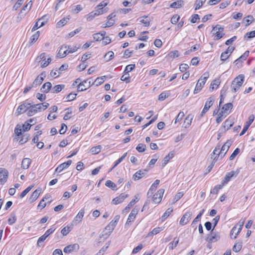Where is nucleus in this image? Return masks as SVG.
I'll return each instance as SVG.
<instances>
[{"instance_id":"f257e3e1","label":"nucleus","mask_w":255,"mask_h":255,"mask_svg":"<svg viewBox=\"0 0 255 255\" xmlns=\"http://www.w3.org/2000/svg\"><path fill=\"white\" fill-rule=\"evenodd\" d=\"M244 75L241 74L234 79L231 85V90L233 92L236 93L239 90L244 83Z\"/></svg>"},{"instance_id":"f03ea898","label":"nucleus","mask_w":255,"mask_h":255,"mask_svg":"<svg viewBox=\"0 0 255 255\" xmlns=\"http://www.w3.org/2000/svg\"><path fill=\"white\" fill-rule=\"evenodd\" d=\"M209 73L208 72H205L203 74V76L199 79L196 84L194 91V94H196L201 90L203 85L205 84L207 79L209 78Z\"/></svg>"},{"instance_id":"7ed1b4c3","label":"nucleus","mask_w":255,"mask_h":255,"mask_svg":"<svg viewBox=\"0 0 255 255\" xmlns=\"http://www.w3.org/2000/svg\"><path fill=\"white\" fill-rule=\"evenodd\" d=\"M232 141L230 140H227L222 146L221 148L220 149V151L218 152V154H217L218 157H220V156L221 158L224 157L229 150Z\"/></svg>"},{"instance_id":"20e7f679","label":"nucleus","mask_w":255,"mask_h":255,"mask_svg":"<svg viewBox=\"0 0 255 255\" xmlns=\"http://www.w3.org/2000/svg\"><path fill=\"white\" fill-rule=\"evenodd\" d=\"M214 100L212 97L209 98L205 103L204 107L200 114L201 117H203L204 115L209 110L210 108L213 105Z\"/></svg>"},{"instance_id":"39448f33","label":"nucleus","mask_w":255,"mask_h":255,"mask_svg":"<svg viewBox=\"0 0 255 255\" xmlns=\"http://www.w3.org/2000/svg\"><path fill=\"white\" fill-rule=\"evenodd\" d=\"M164 192V190L163 189H160L158 191L153 195L152 200L153 201L156 203L158 204L161 202L162 197Z\"/></svg>"},{"instance_id":"423d86ee","label":"nucleus","mask_w":255,"mask_h":255,"mask_svg":"<svg viewBox=\"0 0 255 255\" xmlns=\"http://www.w3.org/2000/svg\"><path fill=\"white\" fill-rule=\"evenodd\" d=\"M69 49V45H66L62 46L57 54V56L60 58L65 57L69 53H68Z\"/></svg>"},{"instance_id":"0eeeda50","label":"nucleus","mask_w":255,"mask_h":255,"mask_svg":"<svg viewBox=\"0 0 255 255\" xmlns=\"http://www.w3.org/2000/svg\"><path fill=\"white\" fill-rule=\"evenodd\" d=\"M139 210V208L137 206H135L131 211L130 213L129 214L128 217V218L126 224H128L130 223L133 221L136 215L137 214Z\"/></svg>"},{"instance_id":"6e6552de","label":"nucleus","mask_w":255,"mask_h":255,"mask_svg":"<svg viewBox=\"0 0 255 255\" xmlns=\"http://www.w3.org/2000/svg\"><path fill=\"white\" fill-rule=\"evenodd\" d=\"M239 171L237 170L236 171H232L230 172H228L226 173L224 179L222 182V184L224 185L225 184H227L231 179L232 177L235 175L236 176L239 174Z\"/></svg>"},{"instance_id":"1a4fd4ad","label":"nucleus","mask_w":255,"mask_h":255,"mask_svg":"<svg viewBox=\"0 0 255 255\" xmlns=\"http://www.w3.org/2000/svg\"><path fill=\"white\" fill-rule=\"evenodd\" d=\"M192 216V213L191 212H187L185 213L183 216L182 217L180 221V224L182 225H184L187 224L189 221L191 220Z\"/></svg>"},{"instance_id":"9d476101","label":"nucleus","mask_w":255,"mask_h":255,"mask_svg":"<svg viewBox=\"0 0 255 255\" xmlns=\"http://www.w3.org/2000/svg\"><path fill=\"white\" fill-rule=\"evenodd\" d=\"M148 170L145 169L143 170H139L136 172L133 175L132 179L134 181L138 180L144 176L147 173Z\"/></svg>"},{"instance_id":"9b49d317","label":"nucleus","mask_w":255,"mask_h":255,"mask_svg":"<svg viewBox=\"0 0 255 255\" xmlns=\"http://www.w3.org/2000/svg\"><path fill=\"white\" fill-rule=\"evenodd\" d=\"M30 107V103L25 102L18 107L17 112L18 115L21 114L25 112Z\"/></svg>"},{"instance_id":"f8f14e48","label":"nucleus","mask_w":255,"mask_h":255,"mask_svg":"<svg viewBox=\"0 0 255 255\" xmlns=\"http://www.w3.org/2000/svg\"><path fill=\"white\" fill-rule=\"evenodd\" d=\"M8 172L4 168H0V182L1 184H4L7 179Z\"/></svg>"},{"instance_id":"ddd939ff","label":"nucleus","mask_w":255,"mask_h":255,"mask_svg":"<svg viewBox=\"0 0 255 255\" xmlns=\"http://www.w3.org/2000/svg\"><path fill=\"white\" fill-rule=\"evenodd\" d=\"M79 249V246L78 244L70 245L65 247L63 251L65 253H70L74 251H77Z\"/></svg>"},{"instance_id":"4468645a","label":"nucleus","mask_w":255,"mask_h":255,"mask_svg":"<svg viewBox=\"0 0 255 255\" xmlns=\"http://www.w3.org/2000/svg\"><path fill=\"white\" fill-rule=\"evenodd\" d=\"M128 196V194L122 193L119 196L113 199L112 203L115 205H118L122 203L124 200Z\"/></svg>"},{"instance_id":"2eb2a0df","label":"nucleus","mask_w":255,"mask_h":255,"mask_svg":"<svg viewBox=\"0 0 255 255\" xmlns=\"http://www.w3.org/2000/svg\"><path fill=\"white\" fill-rule=\"evenodd\" d=\"M72 160H69L67 161L60 164L56 169L55 172H61L64 169L67 168L71 164Z\"/></svg>"},{"instance_id":"dca6fc26","label":"nucleus","mask_w":255,"mask_h":255,"mask_svg":"<svg viewBox=\"0 0 255 255\" xmlns=\"http://www.w3.org/2000/svg\"><path fill=\"white\" fill-rule=\"evenodd\" d=\"M41 192V188H38L36 189L31 194L29 198V201L30 202H33L35 201L39 197Z\"/></svg>"},{"instance_id":"f3484780","label":"nucleus","mask_w":255,"mask_h":255,"mask_svg":"<svg viewBox=\"0 0 255 255\" xmlns=\"http://www.w3.org/2000/svg\"><path fill=\"white\" fill-rule=\"evenodd\" d=\"M52 87V84L50 82H47L44 83L40 89L42 93H47Z\"/></svg>"},{"instance_id":"a211bd4d","label":"nucleus","mask_w":255,"mask_h":255,"mask_svg":"<svg viewBox=\"0 0 255 255\" xmlns=\"http://www.w3.org/2000/svg\"><path fill=\"white\" fill-rule=\"evenodd\" d=\"M31 160L30 158H24L21 162V168L23 169H27L29 167Z\"/></svg>"},{"instance_id":"6ab92c4d","label":"nucleus","mask_w":255,"mask_h":255,"mask_svg":"<svg viewBox=\"0 0 255 255\" xmlns=\"http://www.w3.org/2000/svg\"><path fill=\"white\" fill-rule=\"evenodd\" d=\"M204 212V210L203 209L202 210H201L200 211L199 214L196 216V217L193 221V222L191 224V226L193 228H195V229H196V228H197L196 224H197V222L199 221V219L201 218V217L202 216Z\"/></svg>"},{"instance_id":"aec40b11","label":"nucleus","mask_w":255,"mask_h":255,"mask_svg":"<svg viewBox=\"0 0 255 255\" xmlns=\"http://www.w3.org/2000/svg\"><path fill=\"white\" fill-rule=\"evenodd\" d=\"M213 230H212L211 231V236L210 237H208L207 239L209 242H215L218 241L220 239V236L218 233L216 232H214Z\"/></svg>"},{"instance_id":"412c9836","label":"nucleus","mask_w":255,"mask_h":255,"mask_svg":"<svg viewBox=\"0 0 255 255\" xmlns=\"http://www.w3.org/2000/svg\"><path fill=\"white\" fill-rule=\"evenodd\" d=\"M179 243V239L177 237L174 238L173 241L168 245V247L169 250H172L175 248Z\"/></svg>"},{"instance_id":"4be33fe9","label":"nucleus","mask_w":255,"mask_h":255,"mask_svg":"<svg viewBox=\"0 0 255 255\" xmlns=\"http://www.w3.org/2000/svg\"><path fill=\"white\" fill-rule=\"evenodd\" d=\"M134 199L132 200L129 204L125 208V210L128 211L129 210L130 208L134 205V204L138 202L139 200V198L138 197V195H135L134 196Z\"/></svg>"},{"instance_id":"5701e85b","label":"nucleus","mask_w":255,"mask_h":255,"mask_svg":"<svg viewBox=\"0 0 255 255\" xmlns=\"http://www.w3.org/2000/svg\"><path fill=\"white\" fill-rule=\"evenodd\" d=\"M254 21V18L253 16H252L251 15H249L248 16L245 17L243 20V22H246V26H249Z\"/></svg>"},{"instance_id":"b1692460","label":"nucleus","mask_w":255,"mask_h":255,"mask_svg":"<svg viewBox=\"0 0 255 255\" xmlns=\"http://www.w3.org/2000/svg\"><path fill=\"white\" fill-rule=\"evenodd\" d=\"M242 242L239 241L236 242L233 247V251L236 253L239 252L242 249Z\"/></svg>"},{"instance_id":"393cba45","label":"nucleus","mask_w":255,"mask_h":255,"mask_svg":"<svg viewBox=\"0 0 255 255\" xmlns=\"http://www.w3.org/2000/svg\"><path fill=\"white\" fill-rule=\"evenodd\" d=\"M183 3L184 1L183 0H177L172 2L170 4V7L173 8H178L181 7L183 5Z\"/></svg>"},{"instance_id":"a878e982","label":"nucleus","mask_w":255,"mask_h":255,"mask_svg":"<svg viewBox=\"0 0 255 255\" xmlns=\"http://www.w3.org/2000/svg\"><path fill=\"white\" fill-rule=\"evenodd\" d=\"M65 87L64 85L60 84L55 86L52 89V93H58Z\"/></svg>"},{"instance_id":"bb28decb","label":"nucleus","mask_w":255,"mask_h":255,"mask_svg":"<svg viewBox=\"0 0 255 255\" xmlns=\"http://www.w3.org/2000/svg\"><path fill=\"white\" fill-rule=\"evenodd\" d=\"M249 54V51H246L242 56H241L239 58L236 59L235 61V62L236 63V64H238L239 62L245 60L246 58L248 57Z\"/></svg>"},{"instance_id":"cd10ccee","label":"nucleus","mask_w":255,"mask_h":255,"mask_svg":"<svg viewBox=\"0 0 255 255\" xmlns=\"http://www.w3.org/2000/svg\"><path fill=\"white\" fill-rule=\"evenodd\" d=\"M234 124V122L229 119H227L224 123V128H225V131L228 130Z\"/></svg>"},{"instance_id":"c85d7f7f","label":"nucleus","mask_w":255,"mask_h":255,"mask_svg":"<svg viewBox=\"0 0 255 255\" xmlns=\"http://www.w3.org/2000/svg\"><path fill=\"white\" fill-rule=\"evenodd\" d=\"M85 213L84 209H82L74 218V221L81 222Z\"/></svg>"},{"instance_id":"c756f323","label":"nucleus","mask_w":255,"mask_h":255,"mask_svg":"<svg viewBox=\"0 0 255 255\" xmlns=\"http://www.w3.org/2000/svg\"><path fill=\"white\" fill-rule=\"evenodd\" d=\"M173 153H169L167 155H166L163 159L162 166H165L169 160L173 157Z\"/></svg>"},{"instance_id":"7c9ffc66","label":"nucleus","mask_w":255,"mask_h":255,"mask_svg":"<svg viewBox=\"0 0 255 255\" xmlns=\"http://www.w3.org/2000/svg\"><path fill=\"white\" fill-rule=\"evenodd\" d=\"M220 84V81L219 79L215 80L211 83L210 87V90L212 91V90H214L215 89H217L218 87V86H219Z\"/></svg>"},{"instance_id":"2f4dec72","label":"nucleus","mask_w":255,"mask_h":255,"mask_svg":"<svg viewBox=\"0 0 255 255\" xmlns=\"http://www.w3.org/2000/svg\"><path fill=\"white\" fill-rule=\"evenodd\" d=\"M88 80H84L83 82H81L78 85L77 91L78 92L83 91L87 89L86 86L84 83H87Z\"/></svg>"},{"instance_id":"473e14b6","label":"nucleus","mask_w":255,"mask_h":255,"mask_svg":"<svg viewBox=\"0 0 255 255\" xmlns=\"http://www.w3.org/2000/svg\"><path fill=\"white\" fill-rule=\"evenodd\" d=\"M114 57V53L113 51H110L108 52L104 56L106 62H108L112 60Z\"/></svg>"},{"instance_id":"72a5a7b5","label":"nucleus","mask_w":255,"mask_h":255,"mask_svg":"<svg viewBox=\"0 0 255 255\" xmlns=\"http://www.w3.org/2000/svg\"><path fill=\"white\" fill-rule=\"evenodd\" d=\"M159 182L160 180L156 179L152 184L150 188H149V192H151V194H153V192L155 191L156 188L159 184Z\"/></svg>"},{"instance_id":"f704fd0d","label":"nucleus","mask_w":255,"mask_h":255,"mask_svg":"<svg viewBox=\"0 0 255 255\" xmlns=\"http://www.w3.org/2000/svg\"><path fill=\"white\" fill-rule=\"evenodd\" d=\"M224 185L223 184L217 185L214 187V188L211 189L210 191L211 194H217L220 189H221Z\"/></svg>"},{"instance_id":"c9c22d12","label":"nucleus","mask_w":255,"mask_h":255,"mask_svg":"<svg viewBox=\"0 0 255 255\" xmlns=\"http://www.w3.org/2000/svg\"><path fill=\"white\" fill-rule=\"evenodd\" d=\"M43 81V77H39V76H38L34 80V81L33 82L32 84L34 87H36L38 85H39L40 84H41L42 83Z\"/></svg>"},{"instance_id":"e433bc0d","label":"nucleus","mask_w":255,"mask_h":255,"mask_svg":"<svg viewBox=\"0 0 255 255\" xmlns=\"http://www.w3.org/2000/svg\"><path fill=\"white\" fill-rule=\"evenodd\" d=\"M40 32L39 31L36 32L33 35H32L30 39V45H32L34 42H35L38 38L39 36Z\"/></svg>"},{"instance_id":"4c0bfd02","label":"nucleus","mask_w":255,"mask_h":255,"mask_svg":"<svg viewBox=\"0 0 255 255\" xmlns=\"http://www.w3.org/2000/svg\"><path fill=\"white\" fill-rule=\"evenodd\" d=\"M233 104L231 103H229L224 105L222 108V111H223V114L227 112L228 110L230 109H232L233 108Z\"/></svg>"},{"instance_id":"58836bf2","label":"nucleus","mask_w":255,"mask_h":255,"mask_svg":"<svg viewBox=\"0 0 255 255\" xmlns=\"http://www.w3.org/2000/svg\"><path fill=\"white\" fill-rule=\"evenodd\" d=\"M28 110V111L27 113V115L29 117L32 116L37 113V110L35 109V108H34V106L31 105V104L30 107H29Z\"/></svg>"},{"instance_id":"ea45409f","label":"nucleus","mask_w":255,"mask_h":255,"mask_svg":"<svg viewBox=\"0 0 255 255\" xmlns=\"http://www.w3.org/2000/svg\"><path fill=\"white\" fill-rule=\"evenodd\" d=\"M135 68L134 64H130L127 66L124 71L125 75H128V73L133 70Z\"/></svg>"},{"instance_id":"a19ab883","label":"nucleus","mask_w":255,"mask_h":255,"mask_svg":"<svg viewBox=\"0 0 255 255\" xmlns=\"http://www.w3.org/2000/svg\"><path fill=\"white\" fill-rule=\"evenodd\" d=\"M105 185L109 188H111L112 190H116L117 185L112 181L109 180H107L105 183Z\"/></svg>"},{"instance_id":"79ce46f5","label":"nucleus","mask_w":255,"mask_h":255,"mask_svg":"<svg viewBox=\"0 0 255 255\" xmlns=\"http://www.w3.org/2000/svg\"><path fill=\"white\" fill-rule=\"evenodd\" d=\"M206 0H196L195 2V10L199 9L205 3Z\"/></svg>"},{"instance_id":"37998d69","label":"nucleus","mask_w":255,"mask_h":255,"mask_svg":"<svg viewBox=\"0 0 255 255\" xmlns=\"http://www.w3.org/2000/svg\"><path fill=\"white\" fill-rule=\"evenodd\" d=\"M255 37V30L247 32L244 36V38L245 40H248Z\"/></svg>"},{"instance_id":"c03bdc74","label":"nucleus","mask_w":255,"mask_h":255,"mask_svg":"<svg viewBox=\"0 0 255 255\" xmlns=\"http://www.w3.org/2000/svg\"><path fill=\"white\" fill-rule=\"evenodd\" d=\"M127 153H124L120 158H119L115 162L114 166L111 169L110 171H112L115 167H116L119 164H120L127 156Z\"/></svg>"},{"instance_id":"a18cd8bd","label":"nucleus","mask_w":255,"mask_h":255,"mask_svg":"<svg viewBox=\"0 0 255 255\" xmlns=\"http://www.w3.org/2000/svg\"><path fill=\"white\" fill-rule=\"evenodd\" d=\"M101 148L102 146L101 145H98L92 147L90 151L93 154H96L99 153L101 151Z\"/></svg>"},{"instance_id":"49530a36","label":"nucleus","mask_w":255,"mask_h":255,"mask_svg":"<svg viewBox=\"0 0 255 255\" xmlns=\"http://www.w3.org/2000/svg\"><path fill=\"white\" fill-rule=\"evenodd\" d=\"M49 197H47L46 196L43 198L42 200L40 201L39 204L38 205L37 208L38 209H40L41 210L43 209L46 206V203H45V200H47Z\"/></svg>"},{"instance_id":"de8ad7c7","label":"nucleus","mask_w":255,"mask_h":255,"mask_svg":"<svg viewBox=\"0 0 255 255\" xmlns=\"http://www.w3.org/2000/svg\"><path fill=\"white\" fill-rule=\"evenodd\" d=\"M106 77L105 76L100 77L97 78V79L95 80L94 83H95L96 85L97 86H98L102 84H103L104 82V78Z\"/></svg>"},{"instance_id":"09e8293b","label":"nucleus","mask_w":255,"mask_h":255,"mask_svg":"<svg viewBox=\"0 0 255 255\" xmlns=\"http://www.w3.org/2000/svg\"><path fill=\"white\" fill-rule=\"evenodd\" d=\"M110 246V243H106V245L104 246L96 255H103L104 253L106 251L107 249Z\"/></svg>"},{"instance_id":"8fccbe9b","label":"nucleus","mask_w":255,"mask_h":255,"mask_svg":"<svg viewBox=\"0 0 255 255\" xmlns=\"http://www.w3.org/2000/svg\"><path fill=\"white\" fill-rule=\"evenodd\" d=\"M145 149H146V145H145L143 143L138 144L136 147V149L139 152H144L145 150Z\"/></svg>"},{"instance_id":"3c124183","label":"nucleus","mask_w":255,"mask_h":255,"mask_svg":"<svg viewBox=\"0 0 255 255\" xmlns=\"http://www.w3.org/2000/svg\"><path fill=\"white\" fill-rule=\"evenodd\" d=\"M68 19H67L66 18H63L62 19H61L60 21H59L57 23V27H61L64 25H65L67 22H68Z\"/></svg>"},{"instance_id":"603ef678","label":"nucleus","mask_w":255,"mask_h":255,"mask_svg":"<svg viewBox=\"0 0 255 255\" xmlns=\"http://www.w3.org/2000/svg\"><path fill=\"white\" fill-rule=\"evenodd\" d=\"M162 230L161 227H156L154 228L150 233L148 234V236L155 235L159 233Z\"/></svg>"},{"instance_id":"864d4df0","label":"nucleus","mask_w":255,"mask_h":255,"mask_svg":"<svg viewBox=\"0 0 255 255\" xmlns=\"http://www.w3.org/2000/svg\"><path fill=\"white\" fill-rule=\"evenodd\" d=\"M42 134V131L39 130L34 133V136L32 140V142L34 143H37L38 141V136Z\"/></svg>"},{"instance_id":"5fc2aeb1","label":"nucleus","mask_w":255,"mask_h":255,"mask_svg":"<svg viewBox=\"0 0 255 255\" xmlns=\"http://www.w3.org/2000/svg\"><path fill=\"white\" fill-rule=\"evenodd\" d=\"M115 227L110 223L108 226H107L105 228V231H108V233L107 234V237H109L113 231L114 230Z\"/></svg>"},{"instance_id":"6e6d98bb","label":"nucleus","mask_w":255,"mask_h":255,"mask_svg":"<svg viewBox=\"0 0 255 255\" xmlns=\"http://www.w3.org/2000/svg\"><path fill=\"white\" fill-rule=\"evenodd\" d=\"M29 137V135H28L27 134L23 135L21 137V138L20 139L19 143L20 144H22L26 142L28 140Z\"/></svg>"},{"instance_id":"4d7b16f0","label":"nucleus","mask_w":255,"mask_h":255,"mask_svg":"<svg viewBox=\"0 0 255 255\" xmlns=\"http://www.w3.org/2000/svg\"><path fill=\"white\" fill-rule=\"evenodd\" d=\"M10 218L8 219V223L9 225H11L14 224L16 221V217L14 214H11Z\"/></svg>"},{"instance_id":"13d9d810","label":"nucleus","mask_w":255,"mask_h":255,"mask_svg":"<svg viewBox=\"0 0 255 255\" xmlns=\"http://www.w3.org/2000/svg\"><path fill=\"white\" fill-rule=\"evenodd\" d=\"M199 15L198 14H194L191 16L190 21L192 23L198 22L200 20Z\"/></svg>"},{"instance_id":"bf43d9fd","label":"nucleus","mask_w":255,"mask_h":255,"mask_svg":"<svg viewBox=\"0 0 255 255\" xmlns=\"http://www.w3.org/2000/svg\"><path fill=\"white\" fill-rule=\"evenodd\" d=\"M192 119H193L192 117L191 116H190V115L188 116L186 118L185 120V123H186V125H185V127L186 128H188L191 125Z\"/></svg>"},{"instance_id":"052dcab7","label":"nucleus","mask_w":255,"mask_h":255,"mask_svg":"<svg viewBox=\"0 0 255 255\" xmlns=\"http://www.w3.org/2000/svg\"><path fill=\"white\" fill-rule=\"evenodd\" d=\"M173 210L171 209L170 208H168L166 212L163 214V215L161 217L162 220L163 221L165 219H166L171 214V212H172Z\"/></svg>"},{"instance_id":"680f3d73","label":"nucleus","mask_w":255,"mask_h":255,"mask_svg":"<svg viewBox=\"0 0 255 255\" xmlns=\"http://www.w3.org/2000/svg\"><path fill=\"white\" fill-rule=\"evenodd\" d=\"M240 149L239 148H237L235 149V150L234 151V152L232 153V154L230 156V160H233L235 157L240 153Z\"/></svg>"},{"instance_id":"e2e57ef3","label":"nucleus","mask_w":255,"mask_h":255,"mask_svg":"<svg viewBox=\"0 0 255 255\" xmlns=\"http://www.w3.org/2000/svg\"><path fill=\"white\" fill-rule=\"evenodd\" d=\"M120 218V215H116L114 218V220H113L110 223L112 225V226H114L115 228L118 222H119Z\"/></svg>"},{"instance_id":"0e129e2a","label":"nucleus","mask_w":255,"mask_h":255,"mask_svg":"<svg viewBox=\"0 0 255 255\" xmlns=\"http://www.w3.org/2000/svg\"><path fill=\"white\" fill-rule=\"evenodd\" d=\"M213 34H215L214 39L216 40L221 39L225 35V33H222V32H220L219 31H218L216 33H214Z\"/></svg>"},{"instance_id":"69168bd1","label":"nucleus","mask_w":255,"mask_h":255,"mask_svg":"<svg viewBox=\"0 0 255 255\" xmlns=\"http://www.w3.org/2000/svg\"><path fill=\"white\" fill-rule=\"evenodd\" d=\"M179 55V52L177 50L172 51L169 53V56L173 59L178 57Z\"/></svg>"},{"instance_id":"338daca9","label":"nucleus","mask_w":255,"mask_h":255,"mask_svg":"<svg viewBox=\"0 0 255 255\" xmlns=\"http://www.w3.org/2000/svg\"><path fill=\"white\" fill-rule=\"evenodd\" d=\"M70 231V227L66 226L62 229L61 233L63 236H66Z\"/></svg>"},{"instance_id":"774afa93","label":"nucleus","mask_w":255,"mask_h":255,"mask_svg":"<svg viewBox=\"0 0 255 255\" xmlns=\"http://www.w3.org/2000/svg\"><path fill=\"white\" fill-rule=\"evenodd\" d=\"M179 19H180L179 15H178L177 14H175L171 18V22L173 24H175L178 22Z\"/></svg>"}]
</instances>
